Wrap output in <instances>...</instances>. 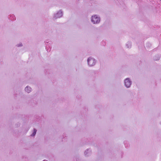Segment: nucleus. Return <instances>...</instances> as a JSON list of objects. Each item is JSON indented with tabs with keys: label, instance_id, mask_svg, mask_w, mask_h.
<instances>
[{
	"label": "nucleus",
	"instance_id": "obj_5",
	"mask_svg": "<svg viewBox=\"0 0 161 161\" xmlns=\"http://www.w3.org/2000/svg\"><path fill=\"white\" fill-rule=\"evenodd\" d=\"M25 92L28 93L30 92L32 90V89L31 88V87L28 86H26V87L25 88Z\"/></svg>",
	"mask_w": 161,
	"mask_h": 161
},
{
	"label": "nucleus",
	"instance_id": "obj_7",
	"mask_svg": "<svg viewBox=\"0 0 161 161\" xmlns=\"http://www.w3.org/2000/svg\"><path fill=\"white\" fill-rule=\"evenodd\" d=\"M126 46L128 48H130L131 47V44L130 43V42H128L126 44Z\"/></svg>",
	"mask_w": 161,
	"mask_h": 161
},
{
	"label": "nucleus",
	"instance_id": "obj_8",
	"mask_svg": "<svg viewBox=\"0 0 161 161\" xmlns=\"http://www.w3.org/2000/svg\"><path fill=\"white\" fill-rule=\"evenodd\" d=\"M90 152V151L89 150H86L85 152V154L86 155H87V153H89Z\"/></svg>",
	"mask_w": 161,
	"mask_h": 161
},
{
	"label": "nucleus",
	"instance_id": "obj_2",
	"mask_svg": "<svg viewBox=\"0 0 161 161\" xmlns=\"http://www.w3.org/2000/svg\"><path fill=\"white\" fill-rule=\"evenodd\" d=\"M88 65L90 67L95 65L96 63V60L93 57H90L88 58L87 60Z\"/></svg>",
	"mask_w": 161,
	"mask_h": 161
},
{
	"label": "nucleus",
	"instance_id": "obj_4",
	"mask_svg": "<svg viewBox=\"0 0 161 161\" xmlns=\"http://www.w3.org/2000/svg\"><path fill=\"white\" fill-rule=\"evenodd\" d=\"M63 11L61 10H60L54 14L53 19H55L58 18H60L63 16Z\"/></svg>",
	"mask_w": 161,
	"mask_h": 161
},
{
	"label": "nucleus",
	"instance_id": "obj_3",
	"mask_svg": "<svg viewBox=\"0 0 161 161\" xmlns=\"http://www.w3.org/2000/svg\"><path fill=\"white\" fill-rule=\"evenodd\" d=\"M124 84L126 88H129L131 85L132 81L130 78H126L124 80Z\"/></svg>",
	"mask_w": 161,
	"mask_h": 161
},
{
	"label": "nucleus",
	"instance_id": "obj_1",
	"mask_svg": "<svg viewBox=\"0 0 161 161\" xmlns=\"http://www.w3.org/2000/svg\"><path fill=\"white\" fill-rule=\"evenodd\" d=\"M91 22L94 24H98L100 22V17L98 15L94 14L91 17Z\"/></svg>",
	"mask_w": 161,
	"mask_h": 161
},
{
	"label": "nucleus",
	"instance_id": "obj_6",
	"mask_svg": "<svg viewBox=\"0 0 161 161\" xmlns=\"http://www.w3.org/2000/svg\"><path fill=\"white\" fill-rule=\"evenodd\" d=\"M36 130L35 129H34V131H33V133L31 135V136H34L36 135Z\"/></svg>",
	"mask_w": 161,
	"mask_h": 161
},
{
	"label": "nucleus",
	"instance_id": "obj_9",
	"mask_svg": "<svg viewBox=\"0 0 161 161\" xmlns=\"http://www.w3.org/2000/svg\"><path fill=\"white\" fill-rule=\"evenodd\" d=\"M17 46L18 47H19V46H22V44L21 43V44L20 43L19 44H18Z\"/></svg>",
	"mask_w": 161,
	"mask_h": 161
},
{
	"label": "nucleus",
	"instance_id": "obj_10",
	"mask_svg": "<svg viewBox=\"0 0 161 161\" xmlns=\"http://www.w3.org/2000/svg\"><path fill=\"white\" fill-rule=\"evenodd\" d=\"M43 161H46V160H43Z\"/></svg>",
	"mask_w": 161,
	"mask_h": 161
},
{
	"label": "nucleus",
	"instance_id": "obj_11",
	"mask_svg": "<svg viewBox=\"0 0 161 161\" xmlns=\"http://www.w3.org/2000/svg\"><path fill=\"white\" fill-rule=\"evenodd\" d=\"M161 1V0H160Z\"/></svg>",
	"mask_w": 161,
	"mask_h": 161
}]
</instances>
